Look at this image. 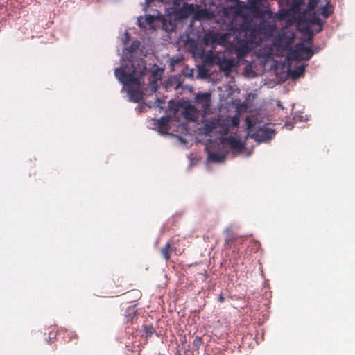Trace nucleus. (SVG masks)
Returning <instances> with one entry per match:
<instances>
[{
  "label": "nucleus",
  "mask_w": 355,
  "mask_h": 355,
  "mask_svg": "<svg viewBox=\"0 0 355 355\" xmlns=\"http://www.w3.org/2000/svg\"><path fill=\"white\" fill-rule=\"evenodd\" d=\"M239 117L237 115H235L231 119V125L233 127H237L239 125Z\"/></svg>",
  "instance_id": "nucleus-29"
},
{
  "label": "nucleus",
  "mask_w": 355,
  "mask_h": 355,
  "mask_svg": "<svg viewBox=\"0 0 355 355\" xmlns=\"http://www.w3.org/2000/svg\"><path fill=\"white\" fill-rule=\"evenodd\" d=\"M278 106H279V107L283 109V106H282L280 104H278Z\"/></svg>",
  "instance_id": "nucleus-40"
},
{
  "label": "nucleus",
  "mask_w": 355,
  "mask_h": 355,
  "mask_svg": "<svg viewBox=\"0 0 355 355\" xmlns=\"http://www.w3.org/2000/svg\"><path fill=\"white\" fill-rule=\"evenodd\" d=\"M220 125L218 121L208 120L204 124V132L205 135H209Z\"/></svg>",
  "instance_id": "nucleus-15"
},
{
  "label": "nucleus",
  "mask_w": 355,
  "mask_h": 355,
  "mask_svg": "<svg viewBox=\"0 0 355 355\" xmlns=\"http://www.w3.org/2000/svg\"><path fill=\"white\" fill-rule=\"evenodd\" d=\"M184 0H172L173 4L175 6V8L177 10V7L180 6L181 3Z\"/></svg>",
  "instance_id": "nucleus-30"
},
{
  "label": "nucleus",
  "mask_w": 355,
  "mask_h": 355,
  "mask_svg": "<svg viewBox=\"0 0 355 355\" xmlns=\"http://www.w3.org/2000/svg\"><path fill=\"white\" fill-rule=\"evenodd\" d=\"M139 46H140L139 42H138V41L132 42L131 45L129 47H127L125 49V51H126L125 54L127 53L132 54L133 52H135L139 49Z\"/></svg>",
  "instance_id": "nucleus-25"
},
{
  "label": "nucleus",
  "mask_w": 355,
  "mask_h": 355,
  "mask_svg": "<svg viewBox=\"0 0 355 355\" xmlns=\"http://www.w3.org/2000/svg\"><path fill=\"white\" fill-rule=\"evenodd\" d=\"M311 38H309V40H308V42L311 43Z\"/></svg>",
  "instance_id": "nucleus-39"
},
{
  "label": "nucleus",
  "mask_w": 355,
  "mask_h": 355,
  "mask_svg": "<svg viewBox=\"0 0 355 355\" xmlns=\"http://www.w3.org/2000/svg\"><path fill=\"white\" fill-rule=\"evenodd\" d=\"M228 132V129L227 128H225V130L224 131V134H227Z\"/></svg>",
  "instance_id": "nucleus-38"
},
{
  "label": "nucleus",
  "mask_w": 355,
  "mask_h": 355,
  "mask_svg": "<svg viewBox=\"0 0 355 355\" xmlns=\"http://www.w3.org/2000/svg\"><path fill=\"white\" fill-rule=\"evenodd\" d=\"M169 120L167 117H162L157 120V126L162 133H166L169 130Z\"/></svg>",
  "instance_id": "nucleus-19"
},
{
  "label": "nucleus",
  "mask_w": 355,
  "mask_h": 355,
  "mask_svg": "<svg viewBox=\"0 0 355 355\" xmlns=\"http://www.w3.org/2000/svg\"><path fill=\"white\" fill-rule=\"evenodd\" d=\"M205 62L216 64L220 71H223L227 76L232 71V69L237 66V63L234 58L227 59L219 53L214 54L210 52L206 55Z\"/></svg>",
  "instance_id": "nucleus-4"
},
{
  "label": "nucleus",
  "mask_w": 355,
  "mask_h": 355,
  "mask_svg": "<svg viewBox=\"0 0 355 355\" xmlns=\"http://www.w3.org/2000/svg\"><path fill=\"white\" fill-rule=\"evenodd\" d=\"M229 38L230 34L227 33L209 31L204 34L202 42L207 46L214 47L216 45L225 46Z\"/></svg>",
  "instance_id": "nucleus-7"
},
{
  "label": "nucleus",
  "mask_w": 355,
  "mask_h": 355,
  "mask_svg": "<svg viewBox=\"0 0 355 355\" xmlns=\"http://www.w3.org/2000/svg\"><path fill=\"white\" fill-rule=\"evenodd\" d=\"M156 20V17L148 15L145 17H139L137 20L138 26L139 27H144L146 24L151 25L153 24Z\"/></svg>",
  "instance_id": "nucleus-18"
},
{
  "label": "nucleus",
  "mask_w": 355,
  "mask_h": 355,
  "mask_svg": "<svg viewBox=\"0 0 355 355\" xmlns=\"http://www.w3.org/2000/svg\"><path fill=\"white\" fill-rule=\"evenodd\" d=\"M157 102H159V100L158 98H157V101L155 102L154 103H152L151 102H148V103H146V105L148 106L149 107H151L152 106L154 105V104H155Z\"/></svg>",
  "instance_id": "nucleus-32"
},
{
  "label": "nucleus",
  "mask_w": 355,
  "mask_h": 355,
  "mask_svg": "<svg viewBox=\"0 0 355 355\" xmlns=\"http://www.w3.org/2000/svg\"><path fill=\"white\" fill-rule=\"evenodd\" d=\"M282 6H288V8L281 10V18H294L300 13V8L303 3L302 0H279Z\"/></svg>",
  "instance_id": "nucleus-8"
},
{
  "label": "nucleus",
  "mask_w": 355,
  "mask_h": 355,
  "mask_svg": "<svg viewBox=\"0 0 355 355\" xmlns=\"http://www.w3.org/2000/svg\"><path fill=\"white\" fill-rule=\"evenodd\" d=\"M226 28L227 30H232L233 28V24L230 23V24H228Z\"/></svg>",
  "instance_id": "nucleus-33"
},
{
  "label": "nucleus",
  "mask_w": 355,
  "mask_h": 355,
  "mask_svg": "<svg viewBox=\"0 0 355 355\" xmlns=\"http://www.w3.org/2000/svg\"><path fill=\"white\" fill-rule=\"evenodd\" d=\"M202 343V339L201 337L196 336L195 339L193 341V345L194 347H196L197 349H198Z\"/></svg>",
  "instance_id": "nucleus-28"
},
{
  "label": "nucleus",
  "mask_w": 355,
  "mask_h": 355,
  "mask_svg": "<svg viewBox=\"0 0 355 355\" xmlns=\"http://www.w3.org/2000/svg\"><path fill=\"white\" fill-rule=\"evenodd\" d=\"M135 293L136 294V296H135L136 297H137V298L140 297L141 294L138 291H135Z\"/></svg>",
  "instance_id": "nucleus-35"
},
{
  "label": "nucleus",
  "mask_w": 355,
  "mask_h": 355,
  "mask_svg": "<svg viewBox=\"0 0 355 355\" xmlns=\"http://www.w3.org/2000/svg\"><path fill=\"white\" fill-rule=\"evenodd\" d=\"M306 65L302 64L293 70H290V74L293 78H297L302 76L305 71Z\"/></svg>",
  "instance_id": "nucleus-22"
},
{
  "label": "nucleus",
  "mask_w": 355,
  "mask_h": 355,
  "mask_svg": "<svg viewBox=\"0 0 355 355\" xmlns=\"http://www.w3.org/2000/svg\"><path fill=\"white\" fill-rule=\"evenodd\" d=\"M159 1L164 3H168L171 0H158Z\"/></svg>",
  "instance_id": "nucleus-34"
},
{
  "label": "nucleus",
  "mask_w": 355,
  "mask_h": 355,
  "mask_svg": "<svg viewBox=\"0 0 355 355\" xmlns=\"http://www.w3.org/2000/svg\"><path fill=\"white\" fill-rule=\"evenodd\" d=\"M124 293V290H121V291H119L116 292V295L119 294V295H121Z\"/></svg>",
  "instance_id": "nucleus-36"
},
{
  "label": "nucleus",
  "mask_w": 355,
  "mask_h": 355,
  "mask_svg": "<svg viewBox=\"0 0 355 355\" xmlns=\"http://www.w3.org/2000/svg\"><path fill=\"white\" fill-rule=\"evenodd\" d=\"M175 251V248L171 246V241H168L166 245L161 249V254L166 261H168L171 258V254Z\"/></svg>",
  "instance_id": "nucleus-17"
},
{
  "label": "nucleus",
  "mask_w": 355,
  "mask_h": 355,
  "mask_svg": "<svg viewBox=\"0 0 355 355\" xmlns=\"http://www.w3.org/2000/svg\"><path fill=\"white\" fill-rule=\"evenodd\" d=\"M221 142L223 144H227L229 146L239 152H241L244 148V144L240 139L234 136H230L222 139Z\"/></svg>",
  "instance_id": "nucleus-11"
},
{
  "label": "nucleus",
  "mask_w": 355,
  "mask_h": 355,
  "mask_svg": "<svg viewBox=\"0 0 355 355\" xmlns=\"http://www.w3.org/2000/svg\"><path fill=\"white\" fill-rule=\"evenodd\" d=\"M147 70L144 60L133 58L128 60V63L116 68L115 76L119 81L125 87L139 86L141 85V78L145 75Z\"/></svg>",
  "instance_id": "nucleus-1"
},
{
  "label": "nucleus",
  "mask_w": 355,
  "mask_h": 355,
  "mask_svg": "<svg viewBox=\"0 0 355 355\" xmlns=\"http://www.w3.org/2000/svg\"><path fill=\"white\" fill-rule=\"evenodd\" d=\"M196 103L200 107L206 110L211 105V94L209 93H198L195 98Z\"/></svg>",
  "instance_id": "nucleus-12"
},
{
  "label": "nucleus",
  "mask_w": 355,
  "mask_h": 355,
  "mask_svg": "<svg viewBox=\"0 0 355 355\" xmlns=\"http://www.w3.org/2000/svg\"><path fill=\"white\" fill-rule=\"evenodd\" d=\"M238 236L233 232H227L225 238L224 245L226 249H230L234 245V243L237 241Z\"/></svg>",
  "instance_id": "nucleus-16"
},
{
  "label": "nucleus",
  "mask_w": 355,
  "mask_h": 355,
  "mask_svg": "<svg viewBox=\"0 0 355 355\" xmlns=\"http://www.w3.org/2000/svg\"><path fill=\"white\" fill-rule=\"evenodd\" d=\"M334 12V8L332 6H328V5H326L322 8L321 10V15L327 19L328 18L332 13Z\"/></svg>",
  "instance_id": "nucleus-24"
},
{
  "label": "nucleus",
  "mask_w": 355,
  "mask_h": 355,
  "mask_svg": "<svg viewBox=\"0 0 355 355\" xmlns=\"http://www.w3.org/2000/svg\"><path fill=\"white\" fill-rule=\"evenodd\" d=\"M218 301L220 303H223L225 301V297L223 294H220L218 297Z\"/></svg>",
  "instance_id": "nucleus-31"
},
{
  "label": "nucleus",
  "mask_w": 355,
  "mask_h": 355,
  "mask_svg": "<svg viewBox=\"0 0 355 355\" xmlns=\"http://www.w3.org/2000/svg\"><path fill=\"white\" fill-rule=\"evenodd\" d=\"M128 94L130 100L135 103H139L143 99V94L138 89H128Z\"/></svg>",
  "instance_id": "nucleus-20"
},
{
  "label": "nucleus",
  "mask_w": 355,
  "mask_h": 355,
  "mask_svg": "<svg viewBox=\"0 0 355 355\" xmlns=\"http://www.w3.org/2000/svg\"><path fill=\"white\" fill-rule=\"evenodd\" d=\"M248 135L257 142H264L271 139L275 135L273 129L266 126L257 127L256 123L249 117L245 119Z\"/></svg>",
  "instance_id": "nucleus-3"
},
{
  "label": "nucleus",
  "mask_w": 355,
  "mask_h": 355,
  "mask_svg": "<svg viewBox=\"0 0 355 355\" xmlns=\"http://www.w3.org/2000/svg\"><path fill=\"white\" fill-rule=\"evenodd\" d=\"M276 30L275 24L266 20L261 21L258 26V33L268 37H272Z\"/></svg>",
  "instance_id": "nucleus-9"
},
{
  "label": "nucleus",
  "mask_w": 355,
  "mask_h": 355,
  "mask_svg": "<svg viewBox=\"0 0 355 355\" xmlns=\"http://www.w3.org/2000/svg\"><path fill=\"white\" fill-rule=\"evenodd\" d=\"M175 355H182L180 351H177L175 354ZM186 355H188V354H186Z\"/></svg>",
  "instance_id": "nucleus-37"
},
{
  "label": "nucleus",
  "mask_w": 355,
  "mask_h": 355,
  "mask_svg": "<svg viewBox=\"0 0 355 355\" xmlns=\"http://www.w3.org/2000/svg\"><path fill=\"white\" fill-rule=\"evenodd\" d=\"M179 87V85H178L175 87V89H177Z\"/></svg>",
  "instance_id": "nucleus-41"
},
{
  "label": "nucleus",
  "mask_w": 355,
  "mask_h": 355,
  "mask_svg": "<svg viewBox=\"0 0 355 355\" xmlns=\"http://www.w3.org/2000/svg\"><path fill=\"white\" fill-rule=\"evenodd\" d=\"M314 53L315 52L310 47L304 46L303 43H298L293 48H289L286 59L288 61H308Z\"/></svg>",
  "instance_id": "nucleus-6"
},
{
  "label": "nucleus",
  "mask_w": 355,
  "mask_h": 355,
  "mask_svg": "<svg viewBox=\"0 0 355 355\" xmlns=\"http://www.w3.org/2000/svg\"><path fill=\"white\" fill-rule=\"evenodd\" d=\"M114 284H115L116 288H119L123 286V279L122 277L119 276H116L113 278Z\"/></svg>",
  "instance_id": "nucleus-27"
},
{
  "label": "nucleus",
  "mask_w": 355,
  "mask_h": 355,
  "mask_svg": "<svg viewBox=\"0 0 355 355\" xmlns=\"http://www.w3.org/2000/svg\"><path fill=\"white\" fill-rule=\"evenodd\" d=\"M197 8H198V5L184 3L182 8L177 10V14L180 18L183 19L187 18L191 15H193V17H195V12H196Z\"/></svg>",
  "instance_id": "nucleus-10"
},
{
  "label": "nucleus",
  "mask_w": 355,
  "mask_h": 355,
  "mask_svg": "<svg viewBox=\"0 0 355 355\" xmlns=\"http://www.w3.org/2000/svg\"><path fill=\"white\" fill-rule=\"evenodd\" d=\"M207 159L210 162H221L224 161L225 157L223 155H221L220 153H215L212 151L208 150Z\"/></svg>",
  "instance_id": "nucleus-21"
},
{
  "label": "nucleus",
  "mask_w": 355,
  "mask_h": 355,
  "mask_svg": "<svg viewBox=\"0 0 355 355\" xmlns=\"http://www.w3.org/2000/svg\"><path fill=\"white\" fill-rule=\"evenodd\" d=\"M295 37V33L287 28L279 30L273 42L277 51L281 53L288 51L289 46L293 44Z\"/></svg>",
  "instance_id": "nucleus-5"
},
{
  "label": "nucleus",
  "mask_w": 355,
  "mask_h": 355,
  "mask_svg": "<svg viewBox=\"0 0 355 355\" xmlns=\"http://www.w3.org/2000/svg\"><path fill=\"white\" fill-rule=\"evenodd\" d=\"M216 17L215 12L211 11L207 8H198L196 9L195 12V19L196 20H209L214 19Z\"/></svg>",
  "instance_id": "nucleus-13"
},
{
  "label": "nucleus",
  "mask_w": 355,
  "mask_h": 355,
  "mask_svg": "<svg viewBox=\"0 0 355 355\" xmlns=\"http://www.w3.org/2000/svg\"><path fill=\"white\" fill-rule=\"evenodd\" d=\"M144 331L145 333L146 339L148 340L155 334L156 330L152 325H144Z\"/></svg>",
  "instance_id": "nucleus-23"
},
{
  "label": "nucleus",
  "mask_w": 355,
  "mask_h": 355,
  "mask_svg": "<svg viewBox=\"0 0 355 355\" xmlns=\"http://www.w3.org/2000/svg\"><path fill=\"white\" fill-rule=\"evenodd\" d=\"M257 31L250 28L249 25L242 26L237 31L232 48L239 61L247 56L257 43Z\"/></svg>",
  "instance_id": "nucleus-2"
},
{
  "label": "nucleus",
  "mask_w": 355,
  "mask_h": 355,
  "mask_svg": "<svg viewBox=\"0 0 355 355\" xmlns=\"http://www.w3.org/2000/svg\"><path fill=\"white\" fill-rule=\"evenodd\" d=\"M69 338L68 343H72L74 345H77L78 337L74 332H69L67 334Z\"/></svg>",
  "instance_id": "nucleus-26"
},
{
  "label": "nucleus",
  "mask_w": 355,
  "mask_h": 355,
  "mask_svg": "<svg viewBox=\"0 0 355 355\" xmlns=\"http://www.w3.org/2000/svg\"><path fill=\"white\" fill-rule=\"evenodd\" d=\"M184 118L188 121H195L198 116L197 109L191 105L184 106L182 111Z\"/></svg>",
  "instance_id": "nucleus-14"
}]
</instances>
